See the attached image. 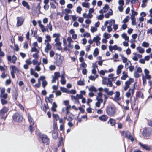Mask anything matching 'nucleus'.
<instances>
[{"label": "nucleus", "mask_w": 152, "mask_h": 152, "mask_svg": "<svg viewBox=\"0 0 152 152\" xmlns=\"http://www.w3.org/2000/svg\"><path fill=\"white\" fill-rule=\"evenodd\" d=\"M105 110L107 115L112 117L114 116L116 112V108L113 106L108 105L107 106Z\"/></svg>", "instance_id": "obj_1"}, {"label": "nucleus", "mask_w": 152, "mask_h": 152, "mask_svg": "<svg viewBox=\"0 0 152 152\" xmlns=\"http://www.w3.org/2000/svg\"><path fill=\"white\" fill-rule=\"evenodd\" d=\"M152 131V129L150 127L145 128L142 132V135L145 139H148L151 134Z\"/></svg>", "instance_id": "obj_2"}, {"label": "nucleus", "mask_w": 152, "mask_h": 152, "mask_svg": "<svg viewBox=\"0 0 152 152\" xmlns=\"http://www.w3.org/2000/svg\"><path fill=\"white\" fill-rule=\"evenodd\" d=\"M13 120L16 122H20L23 119L22 114L20 113L17 112L14 114L12 116Z\"/></svg>", "instance_id": "obj_3"}, {"label": "nucleus", "mask_w": 152, "mask_h": 152, "mask_svg": "<svg viewBox=\"0 0 152 152\" xmlns=\"http://www.w3.org/2000/svg\"><path fill=\"white\" fill-rule=\"evenodd\" d=\"M12 70L11 71V74L12 78L15 77V73L17 72L18 73L19 72V69L15 66H10Z\"/></svg>", "instance_id": "obj_4"}, {"label": "nucleus", "mask_w": 152, "mask_h": 152, "mask_svg": "<svg viewBox=\"0 0 152 152\" xmlns=\"http://www.w3.org/2000/svg\"><path fill=\"white\" fill-rule=\"evenodd\" d=\"M41 139L43 143L48 145L49 143V140L47 135L43 134L41 137Z\"/></svg>", "instance_id": "obj_5"}, {"label": "nucleus", "mask_w": 152, "mask_h": 152, "mask_svg": "<svg viewBox=\"0 0 152 152\" xmlns=\"http://www.w3.org/2000/svg\"><path fill=\"white\" fill-rule=\"evenodd\" d=\"M17 27H19L22 25L24 20V18L22 17H17Z\"/></svg>", "instance_id": "obj_6"}, {"label": "nucleus", "mask_w": 152, "mask_h": 152, "mask_svg": "<svg viewBox=\"0 0 152 152\" xmlns=\"http://www.w3.org/2000/svg\"><path fill=\"white\" fill-rule=\"evenodd\" d=\"M134 81V79L133 78H130L129 80L126 81L125 83V86L124 87V90L126 91L129 87V86L131 83H133Z\"/></svg>", "instance_id": "obj_7"}, {"label": "nucleus", "mask_w": 152, "mask_h": 152, "mask_svg": "<svg viewBox=\"0 0 152 152\" xmlns=\"http://www.w3.org/2000/svg\"><path fill=\"white\" fill-rule=\"evenodd\" d=\"M135 89V86H134L132 89L130 88L129 91L126 94V96L127 98H129L131 95H133L134 93V90Z\"/></svg>", "instance_id": "obj_8"}, {"label": "nucleus", "mask_w": 152, "mask_h": 152, "mask_svg": "<svg viewBox=\"0 0 152 152\" xmlns=\"http://www.w3.org/2000/svg\"><path fill=\"white\" fill-rule=\"evenodd\" d=\"M7 59L9 61L14 64L15 63L17 58L16 56L14 55L12 56V57L10 56H8L7 57Z\"/></svg>", "instance_id": "obj_9"}, {"label": "nucleus", "mask_w": 152, "mask_h": 152, "mask_svg": "<svg viewBox=\"0 0 152 152\" xmlns=\"http://www.w3.org/2000/svg\"><path fill=\"white\" fill-rule=\"evenodd\" d=\"M8 110L7 108L5 107H3L2 109L0 111V115L2 116H4L5 114L7 115V112ZM7 115H6V117Z\"/></svg>", "instance_id": "obj_10"}, {"label": "nucleus", "mask_w": 152, "mask_h": 152, "mask_svg": "<svg viewBox=\"0 0 152 152\" xmlns=\"http://www.w3.org/2000/svg\"><path fill=\"white\" fill-rule=\"evenodd\" d=\"M139 145L143 149H145L146 150H150L151 149V147L150 146L146 144H142L141 142H139Z\"/></svg>", "instance_id": "obj_11"}, {"label": "nucleus", "mask_w": 152, "mask_h": 152, "mask_svg": "<svg viewBox=\"0 0 152 152\" xmlns=\"http://www.w3.org/2000/svg\"><path fill=\"white\" fill-rule=\"evenodd\" d=\"M102 95L103 94L101 92H99L98 93L97 96L96 97V99L97 101L102 103L103 102V100L102 98Z\"/></svg>", "instance_id": "obj_12"}, {"label": "nucleus", "mask_w": 152, "mask_h": 152, "mask_svg": "<svg viewBox=\"0 0 152 152\" xmlns=\"http://www.w3.org/2000/svg\"><path fill=\"white\" fill-rule=\"evenodd\" d=\"M120 93L119 91H116L115 94V96L114 97V99L115 101H118L121 99V98L120 97Z\"/></svg>", "instance_id": "obj_13"}, {"label": "nucleus", "mask_w": 152, "mask_h": 152, "mask_svg": "<svg viewBox=\"0 0 152 152\" xmlns=\"http://www.w3.org/2000/svg\"><path fill=\"white\" fill-rule=\"evenodd\" d=\"M28 118V121L30 124L34 125V122L33 120V118L31 116L29 113H28L27 114Z\"/></svg>", "instance_id": "obj_14"}, {"label": "nucleus", "mask_w": 152, "mask_h": 152, "mask_svg": "<svg viewBox=\"0 0 152 152\" xmlns=\"http://www.w3.org/2000/svg\"><path fill=\"white\" fill-rule=\"evenodd\" d=\"M104 91L106 94L109 96H112L114 92L113 91H109V89L107 88H104Z\"/></svg>", "instance_id": "obj_15"}, {"label": "nucleus", "mask_w": 152, "mask_h": 152, "mask_svg": "<svg viewBox=\"0 0 152 152\" xmlns=\"http://www.w3.org/2000/svg\"><path fill=\"white\" fill-rule=\"evenodd\" d=\"M45 45H46V47L45 48V52L47 53L49 50L51 49L52 47L49 42L47 43Z\"/></svg>", "instance_id": "obj_16"}, {"label": "nucleus", "mask_w": 152, "mask_h": 152, "mask_svg": "<svg viewBox=\"0 0 152 152\" xmlns=\"http://www.w3.org/2000/svg\"><path fill=\"white\" fill-rule=\"evenodd\" d=\"M61 36L60 34L59 33H54L53 35V38H55L54 41H58V40H60V37Z\"/></svg>", "instance_id": "obj_17"}, {"label": "nucleus", "mask_w": 152, "mask_h": 152, "mask_svg": "<svg viewBox=\"0 0 152 152\" xmlns=\"http://www.w3.org/2000/svg\"><path fill=\"white\" fill-rule=\"evenodd\" d=\"M99 119L101 121L104 122L106 121L108 119V117L105 115H102L99 117Z\"/></svg>", "instance_id": "obj_18"}, {"label": "nucleus", "mask_w": 152, "mask_h": 152, "mask_svg": "<svg viewBox=\"0 0 152 152\" xmlns=\"http://www.w3.org/2000/svg\"><path fill=\"white\" fill-rule=\"evenodd\" d=\"M107 123H110L111 126H114L115 124L116 121L115 119L110 118Z\"/></svg>", "instance_id": "obj_19"}, {"label": "nucleus", "mask_w": 152, "mask_h": 152, "mask_svg": "<svg viewBox=\"0 0 152 152\" xmlns=\"http://www.w3.org/2000/svg\"><path fill=\"white\" fill-rule=\"evenodd\" d=\"M52 136L54 139H56L58 137V133L56 130H53L52 132Z\"/></svg>", "instance_id": "obj_20"}, {"label": "nucleus", "mask_w": 152, "mask_h": 152, "mask_svg": "<svg viewBox=\"0 0 152 152\" xmlns=\"http://www.w3.org/2000/svg\"><path fill=\"white\" fill-rule=\"evenodd\" d=\"M130 134V132L127 131H122L121 132V134L122 136H124L125 137L128 138V136Z\"/></svg>", "instance_id": "obj_21"}, {"label": "nucleus", "mask_w": 152, "mask_h": 152, "mask_svg": "<svg viewBox=\"0 0 152 152\" xmlns=\"http://www.w3.org/2000/svg\"><path fill=\"white\" fill-rule=\"evenodd\" d=\"M60 76V74L58 72H55L54 73V75H52V77H54L55 78L57 79H58V78Z\"/></svg>", "instance_id": "obj_22"}, {"label": "nucleus", "mask_w": 152, "mask_h": 152, "mask_svg": "<svg viewBox=\"0 0 152 152\" xmlns=\"http://www.w3.org/2000/svg\"><path fill=\"white\" fill-rule=\"evenodd\" d=\"M88 89L90 92H96L97 91L96 88L94 86H91L89 87Z\"/></svg>", "instance_id": "obj_23"}, {"label": "nucleus", "mask_w": 152, "mask_h": 152, "mask_svg": "<svg viewBox=\"0 0 152 152\" xmlns=\"http://www.w3.org/2000/svg\"><path fill=\"white\" fill-rule=\"evenodd\" d=\"M46 39L45 40V44H46L47 43L49 42H50L51 41V37L50 36L48 35H46Z\"/></svg>", "instance_id": "obj_24"}, {"label": "nucleus", "mask_w": 152, "mask_h": 152, "mask_svg": "<svg viewBox=\"0 0 152 152\" xmlns=\"http://www.w3.org/2000/svg\"><path fill=\"white\" fill-rule=\"evenodd\" d=\"M57 107V105L55 102H54L52 104V106L51 107V110L53 112H55L56 111V108Z\"/></svg>", "instance_id": "obj_25"}, {"label": "nucleus", "mask_w": 152, "mask_h": 152, "mask_svg": "<svg viewBox=\"0 0 152 152\" xmlns=\"http://www.w3.org/2000/svg\"><path fill=\"white\" fill-rule=\"evenodd\" d=\"M113 11L111 9H110V11L108 13L106 14L105 15V17L106 18H108L110 15H113Z\"/></svg>", "instance_id": "obj_26"}, {"label": "nucleus", "mask_w": 152, "mask_h": 152, "mask_svg": "<svg viewBox=\"0 0 152 152\" xmlns=\"http://www.w3.org/2000/svg\"><path fill=\"white\" fill-rule=\"evenodd\" d=\"M22 4L23 6H24V7H26L28 9H30V8L29 5L25 1H23Z\"/></svg>", "instance_id": "obj_27"}, {"label": "nucleus", "mask_w": 152, "mask_h": 152, "mask_svg": "<svg viewBox=\"0 0 152 152\" xmlns=\"http://www.w3.org/2000/svg\"><path fill=\"white\" fill-rule=\"evenodd\" d=\"M56 64L58 66H60L62 64V60L60 59H57L56 61Z\"/></svg>", "instance_id": "obj_28"}, {"label": "nucleus", "mask_w": 152, "mask_h": 152, "mask_svg": "<svg viewBox=\"0 0 152 152\" xmlns=\"http://www.w3.org/2000/svg\"><path fill=\"white\" fill-rule=\"evenodd\" d=\"M109 9V7L108 5H105L103 8V12L104 13L106 12Z\"/></svg>", "instance_id": "obj_29"}, {"label": "nucleus", "mask_w": 152, "mask_h": 152, "mask_svg": "<svg viewBox=\"0 0 152 152\" xmlns=\"http://www.w3.org/2000/svg\"><path fill=\"white\" fill-rule=\"evenodd\" d=\"M121 37L123 38L125 40L127 41L129 40V37L128 36H127L126 34L123 33L122 35H121Z\"/></svg>", "instance_id": "obj_30"}, {"label": "nucleus", "mask_w": 152, "mask_h": 152, "mask_svg": "<svg viewBox=\"0 0 152 152\" xmlns=\"http://www.w3.org/2000/svg\"><path fill=\"white\" fill-rule=\"evenodd\" d=\"M61 83L63 85L65 84L66 83V80L65 78V77H64L63 75L61 76Z\"/></svg>", "instance_id": "obj_31"}, {"label": "nucleus", "mask_w": 152, "mask_h": 152, "mask_svg": "<svg viewBox=\"0 0 152 152\" xmlns=\"http://www.w3.org/2000/svg\"><path fill=\"white\" fill-rule=\"evenodd\" d=\"M137 49L140 53H143L145 51L144 49L142 48L141 47H137Z\"/></svg>", "instance_id": "obj_32"}, {"label": "nucleus", "mask_w": 152, "mask_h": 152, "mask_svg": "<svg viewBox=\"0 0 152 152\" xmlns=\"http://www.w3.org/2000/svg\"><path fill=\"white\" fill-rule=\"evenodd\" d=\"M115 21L113 19H111L109 21V26H110V27H112L113 25H114L115 23Z\"/></svg>", "instance_id": "obj_33"}, {"label": "nucleus", "mask_w": 152, "mask_h": 152, "mask_svg": "<svg viewBox=\"0 0 152 152\" xmlns=\"http://www.w3.org/2000/svg\"><path fill=\"white\" fill-rule=\"evenodd\" d=\"M99 53V51L97 48H96L94 51L93 55L94 57L96 56Z\"/></svg>", "instance_id": "obj_34"}, {"label": "nucleus", "mask_w": 152, "mask_h": 152, "mask_svg": "<svg viewBox=\"0 0 152 152\" xmlns=\"http://www.w3.org/2000/svg\"><path fill=\"white\" fill-rule=\"evenodd\" d=\"M8 94H0V96L1 99H5L7 97Z\"/></svg>", "instance_id": "obj_35"}, {"label": "nucleus", "mask_w": 152, "mask_h": 152, "mask_svg": "<svg viewBox=\"0 0 152 152\" xmlns=\"http://www.w3.org/2000/svg\"><path fill=\"white\" fill-rule=\"evenodd\" d=\"M60 40H58L57 41H55V42H56L55 44V45L58 46L59 49L61 47V42H60Z\"/></svg>", "instance_id": "obj_36"}, {"label": "nucleus", "mask_w": 152, "mask_h": 152, "mask_svg": "<svg viewBox=\"0 0 152 152\" xmlns=\"http://www.w3.org/2000/svg\"><path fill=\"white\" fill-rule=\"evenodd\" d=\"M128 77V75L124 72L123 73V75L121 76V79L122 80H125Z\"/></svg>", "instance_id": "obj_37"}, {"label": "nucleus", "mask_w": 152, "mask_h": 152, "mask_svg": "<svg viewBox=\"0 0 152 152\" xmlns=\"http://www.w3.org/2000/svg\"><path fill=\"white\" fill-rule=\"evenodd\" d=\"M103 36L105 39H109L111 36V34H108L107 33L105 32L104 33L103 35Z\"/></svg>", "instance_id": "obj_38"}, {"label": "nucleus", "mask_w": 152, "mask_h": 152, "mask_svg": "<svg viewBox=\"0 0 152 152\" xmlns=\"http://www.w3.org/2000/svg\"><path fill=\"white\" fill-rule=\"evenodd\" d=\"M82 5L84 7L89 8V7L90 4L89 3L83 2L82 3Z\"/></svg>", "instance_id": "obj_39"}, {"label": "nucleus", "mask_w": 152, "mask_h": 152, "mask_svg": "<svg viewBox=\"0 0 152 152\" xmlns=\"http://www.w3.org/2000/svg\"><path fill=\"white\" fill-rule=\"evenodd\" d=\"M101 39L100 37L98 36H97L96 37H94L93 39V41L95 42L99 41Z\"/></svg>", "instance_id": "obj_40"}, {"label": "nucleus", "mask_w": 152, "mask_h": 152, "mask_svg": "<svg viewBox=\"0 0 152 152\" xmlns=\"http://www.w3.org/2000/svg\"><path fill=\"white\" fill-rule=\"evenodd\" d=\"M40 64L38 63L37 64L36 66L35 70L38 71H39L41 70V68L39 66Z\"/></svg>", "instance_id": "obj_41"}, {"label": "nucleus", "mask_w": 152, "mask_h": 152, "mask_svg": "<svg viewBox=\"0 0 152 152\" xmlns=\"http://www.w3.org/2000/svg\"><path fill=\"white\" fill-rule=\"evenodd\" d=\"M40 27L42 32H45L48 30L43 25H41V26H40Z\"/></svg>", "instance_id": "obj_42"}, {"label": "nucleus", "mask_w": 152, "mask_h": 152, "mask_svg": "<svg viewBox=\"0 0 152 152\" xmlns=\"http://www.w3.org/2000/svg\"><path fill=\"white\" fill-rule=\"evenodd\" d=\"M129 20V17L128 16H127L126 18L123 20V22L125 23L128 22Z\"/></svg>", "instance_id": "obj_43"}, {"label": "nucleus", "mask_w": 152, "mask_h": 152, "mask_svg": "<svg viewBox=\"0 0 152 152\" xmlns=\"http://www.w3.org/2000/svg\"><path fill=\"white\" fill-rule=\"evenodd\" d=\"M53 118L55 119L56 121H57L59 118L58 115L57 114H53Z\"/></svg>", "instance_id": "obj_44"}, {"label": "nucleus", "mask_w": 152, "mask_h": 152, "mask_svg": "<svg viewBox=\"0 0 152 152\" xmlns=\"http://www.w3.org/2000/svg\"><path fill=\"white\" fill-rule=\"evenodd\" d=\"M45 100L47 102H48L50 103H51L53 101V99L49 97H46L45 98Z\"/></svg>", "instance_id": "obj_45"}, {"label": "nucleus", "mask_w": 152, "mask_h": 152, "mask_svg": "<svg viewBox=\"0 0 152 152\" xmlns=\"http://www.w3.org/2000/svg\"><path fill=\"white\" fill-rule=\"evenodd\" d=\"M77 84L79 86H82L84 85L83 81L79 80L77 82Z\"/></svg>", "instance_id": "obj_46"}, {"label": "nucleus", "mask_w": 152, "mask_h": 152, "mask_svg": "<svg viewBox=\"0 0 152 152\" xmlns=\"http://www.w3.org/2000/svg\"><path fill=\"white\" fill-rule=\"evenodd\" d=\"M1 104L3 105L6 104L7 103V101L6 100L3 99H1Z\"/></svg>", "instance_id": "obj_47"}, {"label": "nucleus", "mask_w": 152, "mask_h": 152, "mask_svg": "<svg viewBox=\"0 0 152 152\" xmlns=\"http://www.w3.org/2000/svg\"><path fill=\"white\" fill-rule=\"evenodd\" d=\"M129 68V70L131 72H132L134 69V67L133 66H128L126 67V69Z\"/></svg>", "instance_id": "obj_48"}, {"label": "nucleus", "mask_w": 152, "mask_h": 152, "mask_svg": "<svg viewBox=\"0 0 152 152\" xmlns=\"http://www.w3.org/2000/svg\"><path fill=\"white\" fill-rule=\"evenodd\" d=\"M108 82L107 83V86H108L110 87H111L113 86V84L112 82L109 79H108Z\"/></svg>", "instance_id": "obj_49"}, {"label": "nucleus", "mask_w": 152, "mask_h": 152, "mask_svg": "<svg viewBox=\"0 0 152 152\" xmlns=\"http://www.w3.org/2000/svg\"><path fill=\"white\" fill-rule=\"evenodd\" d=\"M149 44L148 43L145 42H143L142 44V46L145 48H147L149 46Z\"/></svg>", "instance_id": "obj_50"}, {"label": "nucleus", "mask_w": 152, "mask_h": 152, "mask_svg": "<svg viewBox=\"0 0 152 152\" xmlns=\"http://www.w3.org/2000/svg\"><path fill=\"white\" fill-rule=\"evenodd\" d=\"M118 3L119 6H123L124 4V2L123 0H119Z\"/></svg>", "instance_id": "obj_51"}, {"label": "nucleus", "mask_w": 152, "mask_h": 152, "mask_svg": "<svg viewBox=\"0 0 152 152\" xmlns=\"http://www.w3.org/2000/svg\"><path fill=\"white\" fill-rule=\"evenodd\" d=\"M97 30V28L95 27H91V31L92 32H94L96 31Z\"/></svg>", "instance_id": "obj_52"}, {"label": "nucleus", "mask_w": 152, "mask_h": 152, "mask_svg": "<svg viewBox=\"0 0 152 152\" xmlns=\"http://www.w3.org/2000/svg\"><path fill=\"white\" fill-rule=\"evenodd\" d=\"M138 96L139 97H140L142 99L143 98V94L141 92H139L138 93Z\"/></svg>", "instance_id": "obj_53"}, {"label": "nucleus", "mask_w": 152, "mask_h": 152, "mask_svg": "<svg viewBox=\"0 0 152 152\" xmlns=\"http://www.w3.org/2000/svg\"><path fill=\"white\" fill-rule=\"evenodd\" d=\"M81 10L82 9L80 7L78 6L77 8L76 11L77 12L80 13Z\"/></svg>", "instance_id": "obj_54"}, {"label": "nucleus", "mask_w": 152, "mask_h": 152, "mask_svg": "<svg viewBox=\"0 0 152 152\" xmlns=\"http://www.w3.org/2000/svg\"><path fill=\"white\" fill-rule=\"evenodd\" d=\"M47 26H48L50 31H52V25L51 24V22H49V23L48 24Z\"/></svg>", "instance_id": "obj_55"}, {"label": "nucleus", "mask_w": 152, "mask_h": 152, "mask_svg": "<svg viewBox=\"0 0 152 152\" xmlns=\"http://www.w3.org/2000/svg\"><path fill=\"white\" fill-rule=\"evenodd\" d=\"M39 51H37L36 53L33 54V57L35 59L37 58H38V55Z\"/></svg>", "instance_id": "obj_56"}, {"label": "nucleus", "mask_w": 152, "mask_h": 152, "mask_svg": "<svg viewBox=\"0 0 152 152\" xmlns=\"http://www.w3.org/2000/svg\"><path fill=\"white\" fill-rule=\"evenodd\" d=\"M47 85V82L46 80L43 81L42 83V87L45 88L46 86Z\"/></svg>", "instance_id": "obj_57"}, {"label": "nucleus", "mask_w": 152, "mask_h": 152, "mask_svg": "<svg viewBox=\"0 0 152 152\" xmlns=\"http://www.w3.org/2000/svg\"><path fill=\"white\" fill-rule=\"evenodd\" d=\"M131 12L132 13V15H133V16L137 15L138 14V13L137 12H135L133 10H131Z\"/></svg>", "instance_id": "obj_58"}, {"label": "nucleus", "mask_w": 152, "mask_h": 152, "mask_svg": "<svg viewBox=\"0 0 152 152\" xmlns=\"http://www.w3.org/2000/svg\"><path fill=\"white\" fill-rule=\"evenodd\" d=\"M45 79V76H40V77H39V78L38 79V81H40V80H41L43 82V81L45 80H44Z\"/></svg>", "instance_id": "obj_59"}, {"label": "nucleus", "mask_w": 152, "mask_h": 152, "mask_svg": "<svg viewBox=\"0 0 152 152\" xmlns=\"http://www.w3.org/2000/svg\"><path fill=\"white\" fill-rule=\"evenodd\" d=\"M138 73V72H135L134 73V75L135 78H137L140 76V75Z\"/></svg>", "instance_id": "obj_60"}, {"label": "nucleus", "mask_w": 152, "mask_h": 152, "mask_svg": "<svg viewBox=\"0 0 152 152\" xmlns=\"http://www.w3.org/2000/svg\"><path fill=\"white\" fill-rule=\"evenodd\" d=\"M80 66L81 67L86 68L87 67V64L83 62L80 64Z\"/></svg>", "instance_id": "obj_61"}, {"label": "nucleus", "mask_w": 152, "mask_h": 152, "mask_svg": "<svg viewBox=\"0 0 152 152\" xmlns=\"http://www.w3.org/2000/svg\"><path fill=\"white\" fill-rule=\"evenodd\" d=\"M89 80L92 81H94L95 79V78L94 76L91 75L89 77Z\"/></svg>", "instance_id": "obj_62"}, {"label": "nucleus", "mask_w": 152, "mask_h": 152, "mask_svg": "<svg viewBox=\"0 0 152 152\" xmlns=\"http://www.w3.org/2000/svg\"><path fill=\"white\" fill-rule=\"evenodd\" d=\"M55 54V52L51 50L50 52V55L51 57H53Z\"/></svg>", "instance_id": "obj_63"}, {"label": "nucleus", "mask_w": 152, "mask_h": 152, "mask_svg": "<svg viewBox=\"0 0 152 152\" xmlns=\"http://www.w3.org/2000/svg\"><path fill=\"white\" fill-rule=\"evenodd\" d=\"M65 11L67 13H71L72 12L71 10L68 8L66 9L65 10Z\"/></svg>", "instance_id": "obj_64"}]
</instances>
